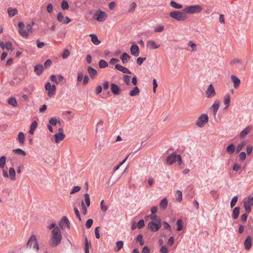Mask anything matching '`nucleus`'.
Instances as JSON below:
<instances>
[{
	"label": "nucleus",
	"mask_w": 253,
	"mask_h": 253,
	"mask_svg": "<svg viewBox=\"0 0 253 253\" xmlns=\"http://www.w3.org/2000/svg\"><path fill=\"white\" fill-rule=\"evenodd\" d=\"M65 18L61 12H59L58 13L57 15V19L60 22H62L63 24V21L65 19Z\"/></svg>",
	"instance_id": "09e8293b"
},
{
	"label": "nucleus",
	"mask_w": 253,
	"mask_h": 253,
	"mask_svg": "<svg viewBox=\"0 0 253 253\" xmlns=\"http://www.w3.org/2000/svg\"><path fill=\"white\" fill-rule=\"evenodd\" d=\"M116 247L117 248V250H115L116 252H119L121 250L124 246V242L123 241H119L116 242Z\"/></svg>",
	"instance_id": "79ce46f5"
},
{
	"label": "nucleus",
	"mask_w": 253,
	"mask_h": 253,
	"mask_svg": "<svg viewBox=\"0 0 253 253\" xmlns=\"http://www.w3.org/2000/svg\"><path fill=\"white\" fill-rule=\"evenodd\" d=\"M108 66V63L104 60L101 59L99 62V66L100 68H104Z\"/></svg>",
	"instance_id": "a19ab883"
},
{
	"label": "nucleus",
	"mask_w": 253,
	"mask_h": 253,
	"mask_svg": "<svg viewBox=\"0 0 253 253\" xmlns=\"http://www.w3.org/2000/svg\"><path fill=\"white\" fill-rule=\"evenodd\" d=\"M103 122L102 120H100L98 121L96 125V132H97L99 128L100 129V130H102L103 129Z\"/></svg>",
	"instance_id": "c03bdc74"
},
{
	"label": "nucleus",
	"mask_w": 253,
	"mask_h": 253,
	"mask_svg": "<svg viewBox=\"0 0 253 253\" xmlns=\"http://www.w3.org/2000/svg\"><path fill=\"white\" fill-rule=\"evenodd\" d=\"M131 54L134 56H138L139 54V48L137 45L133 44L130 48Z\"/></svg>",
	"instance_id": "f8f14e48"
},
{
	"label": "nucleus",
	"mask_w": 253,
	"mask_h": 253,
	"mask_svg": "<svg viewBox=\"0 0 253 253\" xmlns=\"http://www.w3.org/2000/svg\"><path fill=\"white\" fill-rule=\"evenodd\" d=\"M8 103L9 105L15 107L17 106V101L14 97H10L9 98L8 100Z\"/></svg>",
	"instance_id": "473e14b6"
},
{
	"label": "nucleus",
	"mask_w": 253,
	"mask_h": 253,
	"mask_svg": "<svg viewBox=\"0 0 253 253\" xmlns=\"http://www.w3.org/2000/svg\"><path fill=\"white\" fill-rule=\"evenodd\" d=\"M18 140L19 143L21 144H23L25 140V135L23 132H20L19 133L18 136Z\"/></svg>",
	"instance_id": "c9c22d12"
},
{
	"label": "nucleus",
	"mask_w": 253,
	"mask_h": 253,
	"mask_svg": "<svg viewBox=\"0 0 253 253\" xmlns=\"http://www.w3.org/2000/svg\"><path fill=\"white\" fill-rule=\"evenodd\" d=\"M238 197L237 196H234L231 200L230 202V206L231 208L234 207L238 201Z\"/></svg>",
	"instance_id": "3c124183"
},
{
	"label": "nucleus",
	"mask_w": 253,
	"mask_h": 253,
	"mask_svg": "<svg viewBox=\"0 0 253 253\" xmlns=\"http://www.w3.org/2000/svg\"><path fill=\"white\" fill-rule=\"evenodd\" d=\"M56 86L54 84H53L52 85H51V87L50 88V90H49V91L48 92V95L49 96H52L54 93H55V92L56 91Z\"/></svg>",
	"instance_id": "49530a36"
},
{
	"label": "nucleus",
	"mask_w": 253,
	"mask_h": 253,
	"mask_svg": "<svg viewBox=\"0 0 253 253\" xmlns=\"http://www.w3.org/2000/svg\"><path fill=\"white\" fill-rule=\"evenodd\" d=\"M169 15L170 17L179 21H184L186 19V14L183 11H173L169 13Z\"/></svg>",
	"instance_id": "f03ea898"
},
{
	"label": "nucleus",
	"mask_w": 253,
	"mask_h": 253,
	"mask_svg": "<svg viewBox=\"0 0 253 253\" xmlns=\"http://www.w3.org/2000/svg\"><path fill=\"white\" fill-rule=\"evenodd\" d=\"M70 52L68 49H65L63 51V54H62V57L63 59H65L67 58V57L69 55Z\"/></svg>",
	"instance_id": "680f3d73"
},
{
	"label": "nucleus",
	"mask_w": 253,
	"mask_h": 253,
	"mask_svg": "<svg viewBox=\"0 0 253 253\" xmlns=\"http://www.w3.org/2000/svg\"><path fill=\"white\" fill-rule=\"evenodd\" d=\"M130 58L129 54L126 52H124L120 57V59L124 64H126Z\"/></svg>",
	"instance_id": "2eb2a0df"
},
{
	"label": "nucleus",
	"mask_w": 253,
	"mask_h": 253,
	"mask_svg": "<svg viewBox=\"0 0 253 253\" xmlns=\"http://www.w3.org/2000/svg\"><path fill=\"white\" fill-rule=\"evenodd\" d=\"M235 151V146L233 144H231L229 145L226 148L227 152L230 154H233Z\"/></svg>",
	"instance_id": "393cba45"
},
{
	"label": "nucleus",
	"mask_w": 253,
	"mask_h": 253,
	"mask_svg": "<svg viewBox=\"0 0 253 253\" xmlns=\"http://www.w3.org/2000/svg\"><path fill=\"white\" fill-rule=\"evenodd\" d=\"M231 80L233 83L234 87L236 89L238 88L241 84L240 80L235 75H231Z\"/></svg>",
	"instance_id": "ddd939ff"
},
{
	"label": "nucleus",
	"mask_w": 253,
	"mask_h": 253,
	"mask_svg": "<svg viewBox=\"0 0 253 253\" xmlns=\"http://www.w3.org/2000/svg\"><path fill=\"white\" fill-rule=\"evenodd\" d=\"M62 238L61 231L59 227H55L52 231L51 237L49 244L51 247H55L59 245Z\"/></svg>",
	"instance_id": "f257e3e1"
},
{
	"label": "nucleus",
	"mask_w": 253,
	"mask_h": 253,
	"mask_svg": "<svg viewBox=\"0 0 253 253\" xmlns=\"http://www.w3.org/2000/svg\"><path fill=\"white\" fill-rule=\"evenodd\" d=\"M89 36L91 38V42L95 45H99L101 42L98 40L97 36L94 34H91L89 35Z\"/></svg>",
	"instance_id": "aec40b11"
},
{
	"label": "nucleus",
	"mask_w": 253,
	"mask_h": 253,
	"mask_svg": "<svg viewBox=\"0 0 253 253\" xmlns=\"http://www.w3.org/2000/svg\"><path fill=\"white\" fill-rule=\"evenodd\" d=\"M43 71V66L42 65L38 64L35 66L34 72L36 75L40 76Z\"/></svg>",
	"instance_id": "f3484780"
},
{
	"label": "nucleus",
	"mask_w": 253,
	"mask_h": 253,
	"mask_svg": "<svg viewBox=\"0 0 253 253\" xmlns=\"http://www.w3.org/2000/svg\"><path fill=\"white\" fill-rule=\"evenodd\" d=\"M250 130L251 128L249 126L247 127L244 129H243L240 134V138H242L244 137L246 135H247L249 133Z\"/></svg>",
	"instance_id": "c85d7f7f"
},
{
	"label": "nucleus",
	"mask_w": 253,
	"mask_h": 253,
	"mask_svg": "<svg viewBox=\"0 0 253 253\" xmlns=\"http://www.w3.org/2000/svg\"><path fill=\"white\" fill-rule=\"evenodd\" d=\"M87 70L90 78L92 79H94L97 74L96 70L90 66L88 67Z\"/></svg>",
	"instance_id": "a211bd4d"
},
{
	"label": "nucleus",
	"mask_w": 253,
	"mask_h": 253,
	"mask_svg": "<svg viewBox=\"0 0 253 253\" xmlns=\"http://www.w3.org/2000/svg\"><path fill=\"white\" fill-rule=\"evenodd\" d=\"M61 122L59 120H57V119L55 118H51L49 120V123L51 126H55L57 123L60 124Z\"/></svg>",
	"instance_id": "e433bc0d"
},
{
	"label": "nucleus",
	"mask_w": 253,
	"mask_h": 253,
	"mask_svg": "<svg viewBox=\"0 0 253 253\" xmlns=\"http://www.w3.org/2000/svg\"><path fill=\"white\" fill-rule=\"evenodd\" d=\"M219 101L218 100H215L212 105V108L213 110V113L214 115H215L216 114L219 108Z\"/></svg>",
	"instance_id": "4be33fe9"
},
{
	"label": "nucleus",
	"mask_w": 253,
	"mask_h": 253,
	"mask_svg": "<svg viewBox=\"0 0 253 253\" xmlns=\"http://www.w3.org/2000/svg\"><path fill=\"white\" fill-rule=\"evenodd\" d=\"M240 207H235L233 210L232 213V218L234 219H236L238 218L239 214L240 213Z\"/></svg>",
	"instance_id": "b1692460"
},
{
	"label": "nucleus",
	"mask_w": 253,
	"mask_h": 253,
	"mask_svg": "<svg viewBox=\"0 0 253 253\" xmlns=\"http://www.w3.org/2000/svg\"><path fill=\"white\" fill-rule=\"evenodd\" d=\"M139 92L140 90L139 88L137 86H135L134 87L133 89H132L129 92V94L131 96H135L138 95Z\"/></svg>",
	"instance_id": "a878e982"
},
{
	"label": "nucleus",
	"mask_w": 253,
	"mask_h": 253,
	"mask_svg": "<svg viewBox=\"0 0 253 253\" xmlns=\"http://www.w3.org/2000/svg\"><path fill=\"white\" fill-rule=\"evenodd\" d=\"M136 7V3L135 2H132L129 6V8L127 10L128 13H132L135 11Z\"/></svg>",
	"instance_id": "7c9ffc66"
},
{
	"label": "nucleus",
	"mask_w": 253,
	"mask_h": 253,
	"mask_svg": "<svg viewBox=\"0 0 253 253\" xmlns=\"http://www.w3.org/2000/svg\"><path fill=\"white\" fill-rule=\"evenodd\" d=\"M252 245V239L251 236L249 235V236H247V237L246 238L245 240L244 241V248L246 250L248 251V250H249L251 248Z\"/></svg>",
	"instance_id": "9b49d317"
},
{
	"label": "nucleus",
	"mask_w": 253,
	"mask_h": 253,
	"mask_svg": "<svg viewBox=\"0 0 253 253\" xmlns=\"http://www.w3.org/2000/svg\"><path fill=\"white\" fill-rule=\"evenodd\" d=\"M9 174L12 180H15V171L13 168H10L9 169Z\"/></svg>",
	"instance_id": "c756f323"
},
{
	"label": "nucleus",
	"mask_w": 253,
	"mask_h": 253,
	"mask_svg": "<svg viewBox=\"0 0 253 253\" xmlns=\"http://www.w3.org/2000/svg\"><path fill=\"white\" fill-rule=\"evenodd\" d=\"M111 90L115 95L119 94L121 91L120 88L116 84L113 83L111 84Z\"/></svg>",
	"instance_id": "dca6fc26"
},
{
	"label": "nucleus",
	"mask_w": 253,
	"mask_h": 253,
	"mask_svg": "<svg viewBox=\"0 0 253 253\" xmlns=\"http://www.w3.org/2000/svg\"><path fill=\"white\" fill-rule=\"evenodd\" d=\"M130 76L129 75H125L124 76V81L127 85L130 84Z\"/></svg>",
	"instance_id": "864d4df0"
},
{
	"label": "nucleus",
	"mask_w": 253,
	"mask_h": 253,
	"mask_svg": "<svg viewBox=\"0 0 253 253\" xmlns=\"http://www.w3.org/2000/svg\"><path fill=\"white\" fill-rule=\"evenodd\" d=\"M32 245H34L33 247L34 249H36L37 251L39 250V245L38 244L37 238L35 235H31L30 236L27 243V247L31 248Z\"/></svg>",
	"instance_id": "6e6552de"
},
{
	"label": "nucleus",
	"mask_w": 253,
	"mask_h": 253,
	"mask_svg": "<svg viewBox=\"0 0 253 253\" xmlns=\"http://www.w3.org/2000/svg\"><path fill=\"white\" fill-rule=\"evenodd\" d=\"M203 8L199 5H193L185 7L183 11L187 14L199 13L201 12Z\"/></svg>",
	"instance_id": "7ed1b4c3"
},
{
	"label": "nucleus",
	"mask_w": 253,
	"mask_h": 253,
	"mask_svg": "<svg viewBox=\"0 0 253 253\" xmlns=\"http://www.w3.org/2000/svg\"><path fill=\"white\" fill-rule=\"evenodd\" d=\"M208 121L209 117L208 115L206 114H202L199 117L196 124L199 127H203L204 124L207 123Z\"/></svg>",
	"instance_id": "0eeeda50"
},
{
	"label": "nucleus",
	"mask_w": 253,
	"mask_h": 253,
	"mask_svg": "<svg viewBox=\"0 0 253 253\" xmlns=\"http://www.w3.org/2000/svg\"><path fill=\"white\" fill-rule=\"evenodd\" d=\"M216 94L215 89L212 84L209 85L207 90L206 91V97L208 98H212Z\"/></svg>",
	"instance_id": "9d476101"
},
{
	"label": "nucleus",
	"mask_w": 253,
	"mask_h": 253,
	"mask_svg": "<svg viewBox=\"0 0 253 253\" xmlns=\"http://www.w3.org/2000/svg\"><path fill=\"white\" fill-rule=\"evenodd\" d=\"M164 30V27L163 25H159L156 27L154 30L155 32H161Z\"/></svg>",
	"instance_id": "0e129e2a"
},
{
	"label": "nucleus",
	"mask_w": 253,
	"mask_h": 253,
	"mask_svg": "<svg viewBox=\"0 0 253 253\" xmlns=\"http://www.w3.org/2000/svg\"><path fill=\"white\" fill-rule=\"evenodd\" d=\"M146 59V58L145 57H138L136 59V63L138 65H141Z\"/></svg>",
	"instance_id": "69168bd1"
},
{
	"label": "nucleus",
	"mask_w": 253,
	"mask_h": 253,
	"mask_svg": "<svg viewBox=\"0 0 253 253\" xmlns=\"http://www.w3.org/2000/svg\"><path fill=\"white\" fill-rule=\"evenodd\" d=\"M81 206L83 209V213L85 215L87 213V209L83 201L81 202Z\"/></svg>",
	"instance_id": "e2e57ef3"
},
{
	"label": "nucleus",
	"mask_w": 253,
	"mask_h": 253,
	"mask_svg": "<svg viewBox=\"0 0 253 253\" xmlns=\"http://www.w3.org/2000/svg\"><path fill=\"white\" fill-rule=\"evenodd\" d=\"M239 159L241 161H243L246 159V154L245 152H241L240 153Z\"/></svg>",
	"instance_id": "052dcab7"
},
{
	"label": "nucleus",
	"mask_w": 253,
	"mask_h": 253,
	"mask_svg": "<svg viewBox=\"0 0 253 253\" xmlns=\"http://www.w3.org/2000/svg\"><path fill=\"white\" fill-rule=\"evenodd\" d=\"M37 127V123L36 121L32 122L30 126V129L29 130V133L30 134H33L35 129Z\"/></svg>",
	"instance_id": "cd10ccee"
},
{
	"label": "nucleus",
	"mask_w": 253,
	"mask_h": 253,
	"mask_svg": "<svg viewBox=\"0 0 253 253\" xmlns=\"http://www.w3.org/2000/svg\"><path fill=\"white\" fill-rule=\"evenodd\" d=\"M81 190V187L79 186H75L71 190L70 194H73L77 192H79Z\"/></svg>",
	"instance_id": "bf43d9fd"
},
{
	"label": "nucleus",
	"mask_w": 253,
	"mask_h": 253,
	"mask_svg": "<svg viewBox=\"0 0 253 253\" xmlns=\"http://www.w3.org/2000/svg\"><path fill=\"white\" fill-rule=\"evenodd\" d=\"M18 32L23 37L28 38L29 36V33L28 31L23 30V29H19Z\"/></svg>",
	"instance_id": "de8ad7c7"
},
{
	"label": "nucleus",
	"mask_w": 253,
	"mask_h": 253,
	"mask_svg": "<svg viewBox=\"0 0 253 253\" xmlns=\"http://www.w3.org/2000/svg\"><path fill=\"white\" fill-rule=\"evenodd\" d=\"M93 18L99 22H103L107 18V14L105 12L99 9L94 14Z\"/></svg>",
	"instance_id": "423d86ee"
},
{
	"label": "nucleus",
	"mask_w": 253,
	"mask_h": 253,
	"mask_svg": "<svg viewBox=\"0 0 253 253\" xmlns=\"http://www.w3.org/2000/svg\"><path fill=\"white\" fill-rule=\"evenodd\" d=\"M104 201L103 200H102L100 203V208H101V210L103 212H104L107 211V210L108 209V207L107 206L104 205Z\"/></svg>",
	"instance_id": "603ef678"
},
{
	"label": "nucleus",
	"mask_w": 253,
	"mask_h": 253,
	"mask_svg": "<svg viewBox=\"0 0 253 253\" xmlns=\"http://www.w3.org/2000/svg\"><path fill=\"white\" fill-rule=\"evenodd\" d=\"M93 220L92 219H88L86 222V223H85V227L87 229H89L90 228L92 224H93Z\"/></svg>",
	"instance_id": "4d7b16f0"
},
{
	"label": "nucleus",
	"mask_w": 253,
	"mask_h": 253,
	"mask_svg": "<svg viewBox=\"0 0 253 253\" xmlns=\"http://www.w3.org/2000/svg\"><path fill=\"white\" fill-rule=\"evenodd\" d=\"M91 247V243L90 242H88L87 240V237L85 238V249L84 250H88L89 249V247Z\"/></svg>",
	"instance_id": "13d9d810"
},
{
	"label": "nucleus",
	"mask_w": 253,
	"mask_h": 253,
	"mask_svg": "<svg viewBox=\"0 0 253 253\" xmlns=\"http://www.w3.org/2000/svg\"><path fill=\"white\" fill-rule=\"evenodd\" d=\"M65 137L63 133H57L54 135L55 142L58 143L61 140H63Z\"/></svg>",
	"instance_id": "6ab92c4d"
},
{
	"label": "nucleus",
	"mask_w": 253,
	"mask_h": 253,
	"mask_svg": "<svg viewBox=\"0 0 253 253\" xmlns=\"http://www.w3.org/2000/svg\"><path fill=\"white\" fill-rule=\"evenodd\" d=\"M161 226L162 222L161 219H157L156 222H149L148 224V228L153 232H156L160 229Z\"/></svg>",
	"instance_id": "39448f33"
},
{
	"label": "nucleus",
	"mask_w": 253,
	"mask_h": 253,
	"mask_svg": "<svg viewBox=\"0 0 253 253\" xmlns=\"http://www.w3.org/2000/svg\"><path fill=\"white\" fill-rule=\"evenodd\" d=\"M116 69L123 72V73L131 74V72L126 68L122 66L120 64H116L115 66Z\"/></svg>",
	"instance_id": "4468645a"
},
{
	"label": "nucleus",
	"mask_w": 253,
	"mask_h": 253,
	"mask_svg": "<svg viewBox=\"0 0 253 253\" xmlns=\"http://www.w3.org/2000/svg\"><path fill=\"white\" fill-rule=\"evenodd\" d=\"M170 5L176 9H181L183 6L181 4L177 3L175 1L171 0L170 3Z\"/></svg>",
	"instance_id": "72a5a7b5"
},
{
	"label": "nucleus",
	"mask_w": 253,
	"mask_h": 253,
	"mask_svg": "<svg viewBox=\"0 0 253 253\" xmlns=\"http://www.w3.org/2000/svg\"><path fill=\"white\" fill-rule=\"evenodd\" d=\"M253 205V197H249V200L244 203V206L246 211L250 213L251 211V206Z\"/></svg>",
	"instance_id": "1a4fd4ad"
},
{
	"label": "nucleus",
	"mask_w": 253,
	"mask_h": 253,
	"mask_svg": "<svg viewBox=\"0 0 253 253\" xmlns=\"http://www.w3.org/2000/svg\"><path fill=\"white\" fill-rule=\"evenodd\" d=\"M177 230L181 231L183 229V221L181 219H178L176 222Z\"/></svg>",
	"instance_id": "58836bf2"
},
{
	"label": "nucleus",
	"mask_w": 253,
	"mask_h": 253,
	"mask_svg": "<svg viewBox=\"0 0 253 253\" xmlns=\"http://www.w3.org/2000/svg\"><path fill=\"white\" fill-rule=\"evenodd\" d=\"M64 224H67L68 227L69 228L70 222L67 217L65 216L62 217L60 221L59 225L61 227H62L64 226Z\"/></svg>",
	"instance_id": "5701e85b"
},
{
	"label": "nucleus",
	"mask_w": 253,
	"mask_h": 253,
	"mask_svg": "<svg viewBox=\"0 0 253 253\" xmlns=\"http://www.w3.org/2000/svg\"><path fill=\"white\" fill-rule=\"evenodd\" d=\"M224 103L227 106L229 105L230 102V97L229 94H226L224 97Z\"/></svg>",
	"instance_id": "4c0bfd02"
},
{
	"label": "nucleus",
	"mask_w": 253,
	"mask_h": 253,
	"mask_svg": "<svg viewBox=\"0 0 253 253\" xmlns=\"http://www.w3.org/2000/svg\"><path fill=\"white\" fill-rule=\"evenodd\" d=\"M52 61L50 59H47L44 63V66L45 68L50 67L52 65Z\"/></svg>",
	"instance_id": "774afa93"
},
{
	"label": "nucleus",
	"mask_w": 253,
	"mask_h": 253,
	"mask_svg": "<svg viewBox=\"0 0 253 253\" xmlns=\"http://www.w3.org/2000/svg\"><path fill=\"white\" fill-rule=\"evenodd\" d=\"M61 6L63 10L68 9L69 8V4L68 2L65 0H62L61 2Z\"/></svg>",
	"instance_id": "a18cd8bd"
},
{
	"label": "nucleus",
	"mask_w": 253,
	"mask_h": 253,
	"mask_svg": "<svg viewBox=\"0 0 253 253\" xmlns=\"http://www.w3.org/2000/svg\"><path fill=\"white\" fill-rule=\"evenodd\" d=\"M160 206L163 209H166L167 208L168 201L166 198H164L161 200Z\"/></svg>",
	"instance_id": "2f4dec72"
},
{
	"label": "nucleus",
	"mask_w": 253,
	"mask_h": 253,
	"mask_svg": "<svg viewBox=\"0 0 253 253\" xmlns=\"http://www.w3.org/2000/svg\"><path fill=\"white\" fill-rule=\"evenodd\" d=\"M13 152L15 154H16L17 155H22V156H26V152L23 151V150L20 149V148H17V149H14L13 150Z\"/></svg>",
	"instance_id": "f704fd0d"
},
{
	"label": "nucleus",
	"mask_w": 253,
	"mask_h": 253,
	"mask_svg": "<svg viewBox=\"0 0 253 253\" xmlns=\"http://www.w3.org/2000/svg\"><path fill=\"white\" fill-rule=\"evenodd\" d=\"M84 202L85 203L87 207H89L90 205V197H89V195L87 193H85L84 194Z\"/></svg>",
	"instance_id": "ea45409f"
},
{
	"label": "nucleus",
	"mask_w": 253,
	"mask_h": 253,
	"mask_svg": "<svg viewBox=\"0 0 253 253\" xmlns=\"http://www.w3.org/2000/svg\"><path fill=\"white\" fill-rule=\"evenodd\" d=\"M177 161L179 165L182 163V158L180 155H176L175 153H173L169 155L166 159V162L168 165H171L174 162Z\"/></svg>",
	"instance_id": "20e7f679"
},
{
	"label": "nucleus",
	"mask_w": 253,
	"mask_h": 253,
	"mask_svg": "<svg viewBox=\"0 0 253 253\" xmlns=\"http://www.w3.org/2000/svg\"><path fill=\"white\" fill-rule=\"evenodd\" d=\"M8 15L10 17H12L18 14V10L16 8L9 7L7 9Z\"/></svg>",
	"instance_id": "412c9836"
},
{
	"label": "nucleus",
	"mask_w": 253,
	"mask_h": 253,
	"mask_svg": "<svg viewBox=\"0 0 253 253\" xmlns=\"http://www.w3.org/2000/svg\"><path fill=\"white\" fill-rule=\"evenodd\" d=\"M245 145V142H242L240 143L237 147L236 148V153H238L240 152V151L242 149L244 146Z\"/></svg>",
	"instance_id": "5fc2aeb1"
},
{
	"label": "nucleus",
	"mask_w": 253,
	"mask_h": 253,
	"mask_svg": "<svg viewBox=\"0 0 253 253\" xmlns=\"http://www.w3.org/2000/svg\"><path fill=\"white\" fill-rule=\"evenodd\" d=\"M210 194L214 199H217L218 197V191L215 190H212L210 192Z\"/></svg>",
	"instance_id": "8fccbe9b"
},
{
	"label": "nucleus",
	"mask_w": 253,
	"mask_h": 253,
	"mask_svg": "<svg viewBox=\"0 0 253 253\" xmlns=\"http://www.w3.org/2000/svg\"><path fill=\"white\" fill-rule=\"evenodd\" d=\"M6 162V157L4 156H2L0 158V168H4Z\"/></svg>",
	"instance_id": "37998d69"
},
{
	"label": "nucleus",
	"mask_w": 253,
	"mask_h": 253,
	"mask_svg": "<svg viewBox=\"0 0 253 253\" xmlns=\"http://www.w3.org/2000/svg\"><path fill=\"white\" fill-rule=\"evenodd\" d=\"M241 165L238 164H235L233 166V169L235 171H238L241 169Z\"/></svg>",
	"instance_id": "338daca9"
},
{
	"label": "nucleus",
	"mask_w": 253,
	"mask_h": 253,
	"mask_svg": "<svg viewBox=\"0 0 253 253\" xmlns=\"http://www.w3.org/2000/svg\"><path fill=\"white\" fill-rule=\"evenodd\" d=\"M145 225L144 220L143 219L140 220L137 223V227L138 229L142 228Z\"/></svg>",
	"instance_id": "6e6d98bb"
},
{
	"label": "nucleus",
	"mask_w": 253,
	"mask_h": 253,
	"mask_svg": "<svg viewBox=\"0 0 253 253\" xmlns=\"http://www.w3.org/2000/svg\"><path fill=\"white\" fill-rule=\"evenodd\" d=\"M147 46H150L152 49H155L158 48L160 46V45H157L154 41L151 40L148 42Z\"/></svg>",
	"instance_id": "bb28decb"
}]
</instances>
